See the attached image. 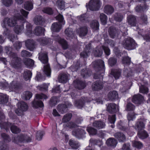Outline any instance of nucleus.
I'll use <instances>...</instances> for the list:
<instances>
[{"instance_id":"nucleus-1","label":"nucleus","mask_w":150,"mask_h":150,"mask_svg":"<svg viewBox=\"0 0 150 150\" xmlns=\"http://www.w3.org/2000/svg\"><path fill=\"white\" fill-rule=\"evenodd\" d=\"M39 59L44 64L43 71L44 73L47 76H50L51 69L48 64L47 54L46 53H40L39 54Z\"/></svg>"},{"instance_id":"nucleus-2","label":"nucleus","mask_w":150,"mask_h":150,"mask_svg":"<svg viewBox=\"0 0 150 150\" xmlns=\"http://www.w3.org/2000/svg\"><path fill=\"white\" fill-rule=\"evenodd\" d=\"M135 127L138 132V136L142 139L147 137L148 134L143 129L144 127V125L143 122H137L135 125Z\"/></svg>"},{"instance_id":"nucleus-3","label":"nucleus","mask_w":150,"mask_h":150,"mask_svg":"<svg viewBox=\"0 0 150 150\" xmlns=\"http://www.w3.org/2000/svg\"><path fill=\"white\" fill-rule=\"evenodd\" d=\"M56 18L59 21V22L53 23L51 26V29L53 32H58L62 28L60 23H62V24L64 25L65 24V22L64 21L63 16L60 14L58 15L56 17Z\"/></svg>"},{"instance_id":"nucleus-4","label":"nucleus","mask_w":150,"mask_h":150,"mask_svg":"<svg viewBox=\"0 0 150 150\" xmlns=\"http://www.w3.org/2000/svg\"><path fill=\"white\" fill-rule=\"evenodd\" d=\"M47 98V97L46 96L43 94H36L35 98L33 103V106L35 108L43 107V103L42 101L39 100L45 99Z\"/></svg>"},{"instance_id":"nucleus-5","label":"nucleus","mask_w":150,"mask_h":150,"mask_svg":"<svg viewBox=\"0 0 150 150\" xmlns=\"http://www.w3.org/2000/svg\"><path fill=\"white\" fill-rule=\"evenodd\" d=\"M122 45L124 47L128 50H133L135 48L134 41L130 38L125 39L122 42Z\"/></svg>"},{"instance_id":"nucleus-6","label":"nucleus","mask_w":150,"mask_h":150,"mask_svg":"<svg viewBox=\"0 0 150 150\" xmlns=\"http://www.w3.org/2000/svg\"><path fill=\"white\" fill-rule=\"evenodd\" d=\"M102 50H103L105 54L109 55L110 54V50L107 47L103 46L101 47H98L97 49L94 51V55L96 57H100L103 54Z\"/></svg>"},{"instance_id":"nucleus-7","label":"nucleus","mask_w":150,"mask_h":150,"mask_svg":"<svg viewBox=\"0 0 150 150\" xmlns=\"http://www.w3.org/2000/svg\"><path fill=\"white\" fill-rule=\"evenodd\" d=\"M18 109L16 110V113L19 115L23 111L27 110L28 108V106L27 104L24 102H19L18 104Z\"/></svg>"},{"instance_id":"nucleus-8","label":"nucleus","mask_w":150,"mask_h":150,"mask_svg":"<svg viewBox=\"0 0 150 150\" xmlns=\"http://www.w3.org/2000/svg\"><path fill=\"white\" fill-rule=\"evenodd\" d=\"M89 5L90 10L93 11H96L100 7L99 0H91L89 3Z\"/></svg>"},{"instance_id":"nucleus-9","label":"nucleus","mask_w":150,"mask_h":150,"mask_svg":"<svg viewBox=\"0 0 150 150\" xmlns=\"http://www.w3.org/2000/svg\"><path fill=\"white\" fill-rule=\"evenodd\" d=\"M13 141L16 143H18L19 142H22L25 140L27 142H30L31 141L30 138L27 136H25L23 135H21L16 137H14L12 139Z\"/></svg>"},{"instance_id":"nucleus-10","label":"nucleus","mask_w":150,"mask_h":150,"mask_svg":"<svg viewBox=\"0 0 150 150\" xmlns=\"http://www.w3.org/2000/svg\"><path fill=\"white\" fill-rule=\"evenodd\" d=\"M86 132L82 129L78 128L74 129L72 132L73 135L78 138H80L82 137L83 135L85 134Z\"/></svg>"},{"instance_id":"nucleus-11","label":"nucleus","mask_w":150,"mask_h":150,"mask_svg":"<svg viewBox=\"0 0 150 150\" xmlns=\"http://www.w3.org/2000/svg\"><path fill=\"white\" fill-rule=\"evenodd\" d=\"M118 110V106L114 103H110L107 107V110L110 113H114Z\"/></svg>"},{"instance_id":"nucleus-12","label":"nucleus","mask_w":150,"mask_h":150,"mask_svg":"<svg viewBox=\"0 0 150 150\" xmlns=\"http://www.w3.org/2000/svg\"><path fill=\"white\" fill-rule=\"evenodd\" d=\"M29 12L26 11L23 9H21L20 11V12L18 13H17L15 15V17L18 19L21 20V21L24 20L23 16H22L21 14H22L23 16L26 18Z\"/></svg>"},{"instance_id":"nucleus-13","label":"nucleus","mask_w":150,"mask_h":150,"mask_svg":"<svg viewBox=\"0 0 150 150\" xmlns=\"http://www.w3.org/2000/svg\"><path fill=\"white\" fill-rule=\"evenodd\" d=\"M4 22L5 24H7L8 26L10 27H13L16 24V21L14 18H6L4 21Z\"/></svg>"},{"instance_id":"nucleus-14","label":"nucleus","mask_w":150,"mask_h":150,"mask_svg":"<svg viewBox=\"0 0 150 150\" xmlns=\"http://www.w3.org/2000/svg\"><path fill=\"white\" fill-rule=\"evenodd\" d=\"M144 99L143 96L139 94L134 96L132 98V102L135 104H140Z\"/></svg>"},{"instance_id":"nucleus-15","label":"nucleus","mask_w":150,"mask_h":150,"mask_svg":"<svg viewBox=\"0 0 150 150\" xmlns=\"http://www.w3.org/2000/svg\"><path fill=\"white\" fill-rule=\"evenodd\" d=\"M11 59L12 60L10 63V65L14 68L17 67L19 60L16 54H14V55L11 57Z\"/></svg>"},{"instance_id":"nucleus-16","label":"nucleus","mask_w":150,"mask_h":150,"mask_svg":"<svg viewBox=\"0 0 150 150\" xmlns=\"http://www.w3.org/2000/svg\"><path fill=\"white\" fill-rule=\"evenodd\" d=\"M62 46L64 49H66L68 47V45L67 42L63 39H61L58 36L55 39Z\"/></svg>"},{"instance_id":"nucleus-17","label":"nucleus","mask_w":150,"mask_h":150,"mask_svg":"<svg viewBox=\"0 0 150 150\" xmlns=\"http://www.w3.org/2000/svg\"><path fill=\"white\" fill-rule=\"evenodd\" d=\"M69 76V75L65 74H61L58 76L59 81L61 83H66L68 80Z\"/></svg>"},{"instance_id":"nucleus-18","label":"nucleus","mask_w":150,"mask_h":150,"mask_svg":"<svg viewBox=\"0 0 150 150\" xmlns=\"http://www.w3.org/2000/svg\"><path fill=\"white\" fill-rule=\"evenodd\" d=\"M86 99V98H84V99L82 98L79 101H75L74 103V105L78 108H81L83 106L84 103L87 102Z\"/></svg>"},{"instance_id":"nucleus-19","label":"nucleus","mask_w":150,"mask_h":150,"mask_svg":"<svg viewBox=\"0 0 150 150\" xmlns=\"http://www.w3.org/2000/svg\"><path fill=\"white\" fill-rule=\"evenodd\" d=\"M103 87V83L97 81L93 83L92 85V88L94 90L98 91L101 89Z\"/></svg>"},{"instance_id":"nucleus-20","label":"nucleus","mask_w":150,"mask_h":150,"mask_svg":"<svg viewBox=\"0 0 150 150\" xmlns=\"http://www.w3.org/2000/svg\"><path fill=\"white\" fill-rule=\"evenodd\" d=\"M109 33L110 37L114 38L117 36L118 33L117 30L114 28L111 27L109 30Z\"/></svg>"},{"instance_id":"nucleus-21","label":"nucleus","mask_w":150,"mask_h":150,"mask_svg":"<svg viewBox=\"0 0 150 150\" xmlns=\"http://www.w3.org/2000/svg\"><path fill=\"white\" fill-rule=\"evenodd\" d=\"M106 143L108 146L115 147L117 144V141L113 138H110L107 140Z\"/></svg>"},{"instance_id":"nucleus-22","label":"nucleus","mask_w":150,"mask_h":150,"mask_svg":"<svg viewBox=\"0 0 150 150\" xmlns=\"http://www.w3.org/2000/svg\"><path fill=\"white\" fill-rule=\"evenodd\" d=\"M44 30V29L41 27H37L35 28L33 32L36 35L39 36L43 34Z\"/></svg>"},{"instance_id":"nucleus-23","label":"nucleus","mask_w":150,"mask_h":150,"mask_svg":"<svg viewBox=\"0 0 150 150\" xmlns=\"http://www.w3.org/2000/svg\"><path fill=\"white\" fill-rule=\"evenodd\" d=\"M93 127L98 128L101 129L104 128L105 124L103 122L100 121H96L93 124Z\"/></svg>"},{"instance_id":"nucleus-24","label":"nucleus","mask_w":150,"mask_h":150,"mask_svg":"<svg viewBox=\"0 0 150 150\" xmlns=\"http://www.w3.org/2000/svg\"><path fill=\"white\" fill-rule=\"evenodd\" d=\"M71 105V104H69L68 105H65L64 104L59 105L58 106V110L62 113H63L66 110V108Z\"/></svg>"},{"instance_id":"nucleus-25","label":"nucleus","mask_w":150,"mask_h":150,"mask_svg":"<svg viewBox=\"0 0 150 150\" xmlns=\"http://www.w3.org/2000/svg\"><path fill=\"white\" fill-rule=\"evenodd\" d=\"M34 44V41L33 40H28L25 42L26 46L30 51L33 49Z\"/></svg>"},{"instance_id":"nucleus-26","label":"nucleus","mask_w":150,"mask_h":150,"mask_svg":"<svg viewBox=\"0 0 150 150\" xmlns=\"http://www.w3.org/2000/svg\"><path fill=\"white\" fill-rule=\"evenodd\" d=\"M24 62L27 66L28 67H30L33 66L34 65V61L29 58H25L24 59Z\"/></svg>"},{"instance_id":"nucleus-27","label":"nucleus","mask_w":150,"mask_h":150,"mask_svg":"<svg viewBox=\"0 0 150 150\" xmlns=\"http://www.w3.org/2000/svg\"><path fill=\"white\" fill-rule=\"evenodd\" d=\"M115 136L118 139L120 142H123L125 140V136L122 133H117L115 134Z\"/></svg>"},{"instance_id":"nucleus-28","label":"nucleus","mask_w":150,"mask_h":150,"mask_svg":"<svg viewBox=\"0 0 150 150\" xmlns=\"http://www.w3.org/2000/svg\"><path fill=\"white\" fill-rule=\"evenodd\" d=\"M118 96V94L115 91H110L108 94V98L112 100L117 98Z\"/></svg>"},{"instance_id":"nucleus-29","label":"nucleus","mask_w":150,"mask_h":150,"mask_svg":"<svg viewBox=\"0 0 150 150\" xmlns=\"http://www.w3.org/2000/svg\"><path fill=\"white\" fill-rule=\"evenodd\" d=\"M65 33L67 36V39H70V38H72L74 36V33L72 30L71 28H68L65 30Z\"/></svg>"},{"instance_id":"nucleus-30","label":"nucleus","mask_w":150,"mask_h":150,"mask_svg":"<svg viewBox=\"0 0 150 150\" xmlns=\"http://www.w3.org/2000/svg\"><path fill=\"white\" fill-rule=\"evenodd\" d=\"M69 144L73 149H76L79 147V143L75 140L71 139L69 140Z\"/></svg>"},{"instance_id":"nucleus-31","label":"nucleus","mask_w":150,"mask_h":150,"mask_svg":"<svg viewBox=\"0 0 150 150\" xmlns=\"http://www.w3.org/2000/svg\"><path fill=\"white\" fill-rule=\"evenodd\" d=\"M114 10L113 8L110 5L106 6L104 8V12L107 14L112 13L113 12Z\"/></svg>"},{"instance_id":"nucleus-32","label":"nucleus","mask_w":150,"mask_h":150,"mask_svg":"<svg viewBox=\"0 0 150 150\" xmlns=\"http://www.w3.org/2000/svg\"><path fill=\"white\" fill-rule=\"evenodd\" d=\"M87 33V28L86 26L80 28L79 32V35L81 37L86 35Z\"/></svg>"},{"instance_id":"nucleus-33","label":"nucleus","mask_w":150,"mask_h":150,"mask_svg":"<svg viewBox=\"0 0 150 150\" xmlns=\"http://www.w3.org/2000/svg\"><path fill=\"white\" fill-rule=\"evenodd\" d=\"M135 18L132 15L129 16L128 17V23L132 26H134L136 25Z\"/></svg>"},{"instance_id":"nucleus-34","label":"nucleus","mask_w":150,"mask_h":150,"mask_svg":"<svg viewBox=\"0 0 150 150\" xmlns=\"http://www.w3.org/2000/svg\"><path fill=\"white\" fill-rule=\"evenodd\" d=\"M91 27L94 30H97L99 29V23L97 21H93L90 23Z\"/></svg>"},{"instance_id":"nucleus-35","label":"nucleus","mask_w":150,"mask_h":150,"mask_svg":"<svg viewBox=\"0 0 150 150\" xmlns=\"http://www.w3.org/2000/svg\"><path fill=\"white\" fill-rule=\"evenodd\" d=\"M23 25H17L15 27L14 31L17 34H19L23 31Z\"/></svg>"},{"instance_id":"nucleus-36","label":"nucleus","mask_w":150,"mask_h":150,"mask_svg":"<svg viewBox=\"0 0 150 150\" xmlns=\"http://www.w3.org/2000/svg\"><path fill=\"white\" fill-rule=\"evenodd\" d=\"M24 8L28 11H30L33 8V4L30 2H26L24 5Z\"/></svg>"},{"instance_id":"nucleus-37","label":"nucleus","mask_w":150,"mask_h":150,"mask_svg":"<svg viewBox=\"0 0 150 150\" xmlns=\"http://www.w3.org/2000/svg\"><path fill=\"white\" fill-rule=\"evenodd\" d=\"M65 127L67 129H73L76 128L77 125L73 122H70L64 125Z\"/></svg>"},{"instance_id":"nucleus-38","label":"nucleus","mask_w":150,"mask_h":150,"mask_svg":"<svg viewBox=\"0 0 150 150\" xmlns=\"http://www.w3.org/2000/svg\"><path fill=\"white\" fill-rule=\"evenodd\" d=\"M8 101V97L6 95L0 96V103L4 104L7 103Z\"/></svg>"},{"instance_id":"nucleus-39","label":"nucleus","mask_w":150,"mask_h":150,"mask_svg":"<svg viewBox=\"0 0 150 150\" xmlns=\"http://www.w3.org/2000/svg\"><path fill=\"white\" fill-rule=\"evenodd\" d=\"M56 5L58 8L62 10L65 7L64 2L62 0H58L56 2Z\"/></svg>"},{"instance_id":"nucleus-40","label":"nucleus","mask_w":150,"mask_h":150,"mask_svg":"<svg viewBox=\"0 0 150 150\" xmlns=\"http://www.w3.org/2000/svg\"><path fill=\"white\" fill-rule=\"evenodd\" d=\"M92 64L95 67L97 66L103 67L104 65V62L103 61L99 60L93 62L92 63Z\"/></svg>"},{"instance_id":"nucleus-41","label":"nucleus","mask_w":150,"mask_h":150,"mask_svg":"<svg viewBox=\"0 0 150 150\" xmlns=\"http://www.w3.org/2000/svg\"><path fill=\"white\" fill-rule=\"evenodd\" d=\"M32 75L31 72L29 71H25L23 74V77L25 80H28L31 78Z\"/></svg>"},{"instance_id":"nucleus-42","label":"nucleus","mask_w":150,"mask_h":150,"mask_svg":"<svg viewBox=\"0 0 150 150\" xmlns=\"http://www.w3.org/2000/svg\"><path fill=\"white\" fill-rule=\"evenodd\" d=\"M132 144L133 146L138 149H140L143 147L142 144L139 141H132Z\"/></svg>"},{"instance_id":"nucleus-43","label":"nucleus","mask_w":150,"mask_h":150,"mask_svg":"<svg viewBox=\"0 0 150 150\" xmlns=\"http://www.w3.org/2000/svg\"><path fill=\"white\" fill-rule=\"evenodd\" d=\"M87 130L90 135H95L97 133L96 130L91 127H88Z\"/></svg>"},{"instance_id":"nucleus-44","label":"nucleus","mask_w":150,"mask_h":150,"mask_svg":"<svg viewBox=\"0 0 150 150\" xmlns=\"http://www.w3.org/2000/svg\"><path fill=\"white\" fill-rule=\"evenodd\" d=\"M100 20L102 23L104 25L106 23L107 18L106 16L103 13H101L100 15Z\"/></svg>"},{"instance_id":"nucleus-45","label":"nucleus","mask_w":150,"mask_h":150,"mask_svg":"<svg viewBox=\"0 0 150 150\" xmlns=\"http://www.w3.org/2000/svg\"><path fill=\"white\" fill-rule=\"evenodd\" d=\"M52 40L50 38H44L42 40L41 43L43 45L49 44L52 42Z\"/></svg>"},{"instance_id":"nucleus-46","label":"nucleus","mask_w":150,"mask_h":150,"mask_svg":"<svg viewBox=\"0 0 150 150\" xmlns=\"http://www.w3.org/2000/svg\"><path fill=\"white\" fill-rule=\"evenodd\" d=\"M148 88L143 85H142L140 87L139 91L141 93L146 94L148 93Z\"/></svg>"},{"instance_id":"nucleus-47","label":"nucleus","mask_w":150,"mask_h":150,"mask_svg":"<svg viewBox=\"0 0 150 150\" xmlns=\"http://www.w3.org/2000/svg\"><path fill=\"white\" fill-rule=\"evenodd\" d=\"M11 130L12 133L15 134L18 133L21 131L20 129L15 125H12L11 127Z\"/></svg>"},{"instance_id":"nucleus-48","label":"nucleus","mask_w":150,"mask_h":150,"mask_svg":"<svg viewBox=\"0 0 150 150\" xmlns=\"http://www.w3.org/2000/svg\"><path fill=\"white\" fill-rule=\"evenodd\" d=\"M71 115L70 114H67L64 116L62 119L63 122H65L69 121L71 117Z\"/></svg>"},{"instance_id":"nucleus-49","label":"nucleus","mask_w":150,"mask_h":150,"mask_svg":"<svg viewBox=\"0 0 150 150\" xmlns=\"http://www.w3.org/2000/svg\"><path fill=\"white\" fill-rule=\"evenodd\" d=\"M42 11L43 12L50 15L52 14L53 13L52 9L49 7L44 8L42 10Z\"/></svg>"},{"instance_id":"nucleus-50","label":"nucleus","mask_w":150,"mask_h":150,"mask_svg":"<svg viewBox=\"0 0 150 150\" xmlns=\"http://www.w3.org/2000/svg\"><path fill=\"white\" fill-rule=\"evenodd\" d=\"M85 87V84L84 83L79 81L77 82V86H76V87L79 89H82L84 88Z\"/></svg>"},{"instance_id":"nucleus-51","label":"nucleus","mask_w":150,"mask_h":150,"mask_svg":"<svg viewBox=\"0 0 150 150\" xmlns=\"http://www.w3.org/2000/svg\"><path fill=\"white\" fill-rule=\"evenodd\" d=\"M81 74L83 77L86 78L91 75V71H89L88 72L87 70H84L82 71Z\"/></svg>"},{"instance_id":"nucleus-52","label":"nucleus","mask_w":150,"mask_h":150,"mask_svg":"<svg viewBox=\"0 0 150 150\" xmlns=\"http://www.w3.org/2000/svg\"><path fill=\"white\" fill-rule=\"evenodd\" d=\"M48 85L46 84H43L42 85L37 86V88L40 91L46 90H47Z\"/></svg>"},{"instance_id":"nucleus-53","label":"nucleus","mask_w":150,"mask_h":150,"mask_svg":"<svg viewBox=\"0 0 150 150\" xmlns=\"http://www.w3.org/2000/svg\"><path fill=\"white\" fill-rule=\"evenodd\" d=\"M42 17L41 16H36L34 19L35 23L37 25L40 24L42 21Z\"/></svg>"},{"instance_id":"nucleus-54","label":"nucleus","mask_w":150,"mask_h":150,"mask_svg":"<svg viewBox=\"0 0 150 150\" xmlns=\"http://www.w3.org/2000/svg\"><path fill=\"white\" fill-rule=\"evenodd\" d=\"M117 59L114 58H110L108 60V63L111 66H112L116 64Z\"/></svg>"},{"instance_id":"nucleus-55","label":"nucleus","mask_w":150,"mask_h":150,"mask_svg":"<svg viewBox=\"0 0 150 150\" xmlns=\"http://www.w3.org/2000/svg\"><path fill=\"white\" fill-rule=\"evenodd\" d=\"M32 94L30 92L27 91L25 93V100H29L32 97Z\"/></svg>"},{"instance_id":"nucleus-56","label":"nucleus","mask_w":150,"mask_h":150,"mask_svg":"<svg viewBox=\"0 0 150 150\" xmlns=\"http://www.w3.org/2000/svg\"><path fill=\"white\" fill-rule=\"evenodd\" d=\"M58 100V99L57 97H53L51 99L50 104L52 106L55 105L57 103Z\"/></svg>"},{"instance_id":"nucleus-57","label":"nucleus","mask_w":150,"mask_h":150,"mask_svg":"<svg viewBox=\"0 0 150 150\" xmlns=\"http://www.w3.org/2000/svg\"><path fill=\"white\" fill-rule=\"evenodd\" d=\"M44 134L43 132L39 131L37 132L36 134V139L38 140H40L42 138V137Z\"/></svg>"},{"instance_id":"nucleus-58","label":"nucleus","mask_w":150,"mask_h":150,"mask_svg":"<svg viewBox=\"0 0 150 150\" xmlns=\"http://www.w3.org/2000/svg\"><path fill=\"white\" fill-rule=\"evenodd\" d=\"M2 2L4 5L8 6L12 4V0H2Z\"/></svg>"},{"instance_id":"nucleus-59","label":"nucleus","mask_w":150,"mask_h":150,"mask_svg":"<svg viewBox=\"0 0 150 150\" xmlns=\"http://www.w3.org/2000/svg\"><path fill=\"white\" fill-rule=\"evenodd\" d=\"M90 142L91 144L92 143L93 144H95L98 145L99 146L103 144L102 142L99 140H94L93 139H91L90 140Z\"/></svg>"},{"instance_id":"nucleus-60","label":"nucleus","mask_w":150,"mask_h":150,"mask_svg":"<svg viewBox=\"0 0 150 150\" xmlns=\"http://www.w3.org/2000/svg\"><path fill=\"white\" fill-rule=\"evenodd\" d=\"M134 108V106L132 103H128L127 105L126 110L127 111L133 110Z\"/></svg>"},{"instance_id":"nucleus-61","label":"nucleus","mask_w":150,"mask_h":150,"mask_svg":"<svg viewBox=\"0 0 150 150\" xmlns=\"http://www.w3.org/2000/svg\"><path fill=\"white\" fill-rule=\"evenodd\" d=\"M135 115L133 112H129L127 115V118L128 120L129 121L132 120L133 119L135 118Z\"/></svg>"},{"instance_id":"nucleus-62","label":"nucleus","mask_w":150,"mask_h":150,"mask_svg":"<svg viewBox=\"0 0 150 150\" xmlns=\"http://www.w3.org/2000/svg\"><path fill=\"white\" fill-rule=\"evenodd\" d=\"M21 55L23 57H30L32 54L30 53L26 50H23L21 52Z\"/></svg>"},{"instance_id":"nucleus-63","label":"nucleus","mask_w":150,"mask_h":150,"mask_svg":"<svg viewBox=\"0 0 150 150\" xmlns=\"http://www.w3.org/2000/svg\"><path fill=\"white\" fill-rule=\"evenodd\" d=\"M122 61L123 64H129L130 62V59L128 57H123L122 59Z\"/></svg>"},{"instance_id":"nucleus-64","label":"nucleus","mask_w":150,"mask_h":150,"mask_svg":"<svg viewBox=\"0 0 150 150\" xmlns=\"http://www.w3.org/2000/svg\"><path fill=\"white\" fill-rule=\"evenodd\" d=\"M130 145L129 143L124 144L122 148V150H130Z\"/></svg>"}]
</instances>
